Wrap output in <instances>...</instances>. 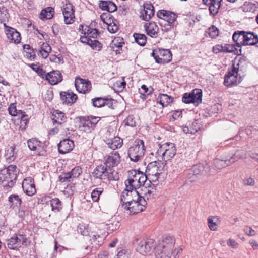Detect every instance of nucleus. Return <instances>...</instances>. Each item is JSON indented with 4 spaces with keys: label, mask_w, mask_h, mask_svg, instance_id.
<instances>
[{
    "label": "nucleus",
    "mask_w": 258,
    "mask_h": 258,
    "mask_svg": "<svg viewBox=\"0 0 258 258\" xmlns=\"http://www.w3.org/2000/svg\"><path fill=\"white\" fill-rule=\"evenodd\" d=\"M147 202L139 194L136 198H132L130 201L124 202L122 207L126 214L135 215L143 211L146 207Z\"/></svg>",
    "instance_id": "f257e3e1"
},
{
    "label": "nucleus",
    "mask_w": 258,
    "mask_h": 258,
    "mask_svg": "<svg viewBox=\"0 0 258 258\" xmlns=\"http://www.w3.org/2000/svg\"><path fill=\"white\" fill-rule=\"evenodd\" d=\"M18 171L17 166L11 165L0 172V182L4 187H12L17 178Z\"/></svg>",
    "instance_id": "f03ea898"
},
{
    "label": "nucleus",
    "mask_w": 258,
    "mask_h": 258,
    "mask_svg": "<svg viewBox=\"0 0 258 258\" xmlns=\"http://www.w3.org/2000/svg\"><path fill=\"white\" fill-rule=\"evenodd\" d=\"M158 149L155 153L156 157L163 162H166L173 158L176 153V149L173 143H166L162 145L158 144Z\"/></svg>",
    "instance_id": "7ed1b4c3"
},
{
    "label": "nucleus",
    "mask_w": 258,
    "mask_h": 258,
    "mask_svg": "<svg viewBox=\"0 0 258 258\" xmlns=\"http://www.w3.org/2000/svg\"><path fill=\"white\" fill-rule=\"evenodd\" d=\"M147 179V176L142 172L133 170L129 171L128 178L125 181V184L128 185L134 189L138 190L140 186H143Z\"/></svg>",
    "instance_id": "20e7f679"
},
{
    "label": "nucleus",
    "mask_w": 258,
    "mask_h": 258,
    "mask_svg": "<svg viewBox=\"0 0 258 258\" xmlns=\"http://www.w3.org/2000/svg\"><path fill=\"white\" fill-rule=\"evenodd\" d=\"M93 176L96 178L104 180L113 181L119 179V176L116 172L102 165L98 166L94 169Z\"/></svg>",
    "instance_id": "39448f33"
},
{
    "label": "nucleus",
    "mask_w": 258,
    "mask_h": 258,
    "mask_svg": "<svg viewBox=\"0 0 258 258\" xmlns=\"http://www.w3.org/2000/svg\"><path fill=\"white\" fill-rule=\"evenodd\" d=\"M145 148L144 142L141 140H136L134 144L128 150V155L131 161L138 162L144 156Z\"/></svg>",
    "instance_id": "423d86ee"
},
{
    "label": "nucleus",
    "mask_w": 258,
    "mask_h": 258,
    "mask_svg": "<svg viewBox=\"0 0 258 258\" xmlns=\"http://www.w3.org/2000/svg\"><path fill=\"white\" fill-rule=\"evenodd\" d=\"M166 163L160 160L149 163L146 170V175L147 178H149L152 181H156L158 180L159 175L162 173Z\"/></svg>",
    "instance_id": "0eeeda50"
},
{
    "label": "nucleus",
    "mask_w": 258,
    "mask_h": 258,
    "mask_svg": "<svg viewBox=\"0 0 258 258\" xmlns=\"http://www.w3.org/2000/svg\"><path fill=\"white\" fill-rule=\"evenodd\" d=\"M31 241L23 234H16L7 240V245L9 249L17 250L22 246H29Z\"/></svg>",
    "instance_id": "6e6552de"
},
{
    "label": "nucleus",
    "mask_w": 258,
    "mask_h": 258,
    "mask_svg": "<svg viewBox=\"0 0 258 258\" xmlns=\"http://www.w3.org/2000/svg\"><path fill=\"white\" fill-rule=\"evenodd\" d=\"M238 67L233 65V68L231 71H229L224 78V83L227 87H231L237 85L241 82L242 78L239 75Z\"/></svg>",
    "instance_id": "1a4fd4ad"
},
{
    "label": "nucleus",
    "mask_w": 258,
    "mask_h": 258,
    "mask_svg": "<svg viewBox=\"0 0 258 258\" xmlns=\"http://www.w3.org/2000/svg\"><path fill=\"white\" fill-rule=\"evenodd\" d=\"M202 91L199 89H195L190 93L184 94L182 101L186 104L194 103L196 106L202 102Z\"/></svg>",
    "instance_id": "9d476101"
},
{
    "label": "nucleus",
    "mask_w": 258,
    "mask_h": 258,
    "mask_svg": "<svg viewBox=\"0 0 258 258\" xmlns=\"http://www.w3.org/2000/svg\"><path fill=\"white\" fill-rule=\"evenodd\" d=\"M152 55L156 62L158 63H166L172 59V54L168 49H158L154 50Z\"/></svg>",
    "instance_id": "9b49d317"
},
{
    "label": "nucleus",
    "mask_w": 258,
    "mask_h": 258,
    "mask_svg": "<svg viewBox=\"0 0 258 258\" xmlns=\"http://www.w3.org/2000/svg\"><path fill=\"white\" fill-rule=\"evenodd\" d=\"M154 246L155 242L153 239H143L138 243L136 250L140 253L145 255L150 253Z\"/></svg>",
    "instance_id": "f8f14e48"
},
{
    "label": "nucleus",
    "mask_w": 258,
    "mask_h": 258,
    "mask_svg": "<svg viewBox=\"0 0 258 258\" xmlns=\"http://www.w3.org/2000/svg\"><path fill=\"white\" fill-rule=\"evenodd\" d=\"M62 13L66 24H71L75 21V9L74 6L69 2L63 5Z\"/></svg>",
    "instance_id": "ddd939ff"
},
{
    "label": "nucleus",
    "mask_w": 258,
    "mask_h": 258,
    "mask_svg": "<svg viewBox=\"0 0 258 258\" xmlns=\"http://www.w3.org/2000/svg\"><path fill=\"white\" fill-rule=\"evenodd\" d=\"M175 244L174 237L171 235L164 236L157 248L173 252Z\"/></svg>",
    "instance_id": "4468645a"
},
{
    "label": "nucleus",
    "mask_w": 258,
    "mask_h": 258,
    "mask_svg": "<svg viewBox=\"0 0 258 258\" xmlns=\"http://www.w3.org/2000/svg\"><path fill=\"white\" fill-rule=\"evenodd\" d=\"M120 157L117 152L110 153L104 159V166L107 168L112 169L111 167L117 166L120 162Z\"/></svg>",
    "instance_id": "2eb2a0df"
},
{
    "label": "nucleus",
    "mask_w": 258,
    "mask_h": 258,
    "mask_svg": "<svg viewBox=\"0 0 258 258\" xmlns=\"http://www.w3.org/2000/svg\"><path fill=\"white\" fill-rule=\"evenodd\" d=\"M22 188L24 192L29 196H33L36 192L33 180L30 177L24 179Z\"/></svg>",
    "instance_id": "dca6fc26"
},
{
    "label": "nucleus",
    "mask_w": 258,
    "mask_h": 258,
    "mask_svg": "<svg viewBox=\"0 0 258 258\" xmlns=\"http://www.w3.org/2000/svg\"><path fill=\"white\" fill-rule=\"evenodd\" d=\"M125 185L126 187L122 192L121 198V200L123 202V204L124 203V202L131 200L132 198H137L138 195L140 194V191H139V190L134 189L131 187V188H128L129 186L126 184Z\"/></svg>",
    "instance_id": "f3484780"
},
{
    "label": "nucleus",
    "mask_w": 258,
    "mask_h": 258,
    "mask_svg": "<svg viewBox=\"0 0 258 258\" xmlns=\"http://www.w3.org/2000/svg\"><path fill=\"white\" fill-rule=\"evenodd\" d=\"M75 87L79 93H86L90 90L91 88L90 81L81 78H77L75 80Z\"/></svg>",
    "instance_id": "a211bd4d"
},
{
    "label": "nucleus",
    "mask_w": 258,
    "mask_h": 258,
    "mask_svg": "<svg viewBox=\"0 0 258 258\" xmlns=\"http://www.w3.org/2000/svg\"><path fill=\"white\" fill-rule=\"evenodd\" d=\"M5 26H6L5 31L7 37L9 41L15 44L20 43L21 39L20 33L13 28L6 26V24Z\"/></svg>",
    "instance_id": "6ab92c4d"
},
{
    "label": "nucleus",
    "mask_w": 258,
    "mask_h": 258,
    "mask_svg": "<svg viewBox=\"0 0 258 258\" xmlns=\"http://www.w3.org/2000/svg\"><path fill=\"white\" fill-rule=\"evenodd\" d=\"M157 15L159 18L166 21L170 26L171 24L174 22L177 18L175 13L165 10L159 11L157 12Z\"/></svg>",
    "instance_id": "aec40b11"
},
{
    "label": "nucleus",
    "mask_w": 258,
    "mask_h": 258,
    "mask_svg": "<svg viewBox=\"0 0 258 258\" xmlns=\"http://www.w3.org/2000/svg\"><path fill=\"white\" fill-rule=\"evenodd\" d=\"M74 147V142L69 139H64L58 144V151L61 154H64L72 151Z\"/></svg>",
    "instance_id": "412c9836"
},
{
    "label": "nucleus",
    "mask_w": 258,
    "mask_h": 258,
    "mask_svg": "<svg viewBox=\"0 0 258 258\" xmlns=\"http://www.w3.org/2000/svg\"><path fill=\"white\" fill-rule=\"evenodd\" d=\"M243 46L254 45L258 43V36L253 33L244 32Z\"/></svg>",
    "instance_id": "4be33fe9"
},
{
    "label": "nucleus",
    "mask_w": 258,
    "mask_h": 258,
    "mask_svg": "<svg viewBox=\"0 0 258 258\" xmlns=\"http://www.w3.org/2000/svg\"><path fill=\"white\" fill-rule=\"evenodd\" d=\"M45 78L51 85H55L61 81L62 76L59 71H54L45 75Z\"/></svg>",
    "instance_id": "5701e85b"
},
{
    "label": "nucleus",
    "mask_w": 258,
    "mask_h": 258,
    "mask_svg": "<svg viewBox=\"0 0 258 258\" xmlns=\"http://www.w3.org/2000/svg\"><path fill=\"white\" fill-rule=\"evenodd\" d=\"M60 96L61 100L63 104H73L77 99V96L76 94L69 91L67 92H61L60 93Z\"/></svg>",
    "instance_id": "b1692460"
},
{
    "label": "nucleus",
    "mask_w": 258,
    "mask_h": 258,
    "mask_svg": "<svg viewBox=\"0 0 258 258\" xmlns=\"http://www.w3.org/2000/svg\"><path fill=\"white\" fill-rule=\"evenodd\" d=\"M146 32L149 36L153 38H156L158 36L159 27L155 22L146 23L144 25Z\"/></svg>",
    "instance_id": "393cba45"
},
{
    "label": "nucleus",
    "mask_w": 258,
    "mask_h": 258,
    "mask_svg": "<svg viewBox=\"0 0 258 258\" xmlns=\"http://www.w3.org/2000/svg\"><path fill=\"white\" fill-rule=\"evenodd\" d=\"M113 101L114 100L112 99H105L99 97L93 100V105L96 107H101L104 106L112 107Z\"/></svg>",
    "instance_id": "a878e982"
},
{
    "label": "nucleus",
    "mask_w": 258,
    "mask_h": 258,
    "mask_svg": "<svg viewBox=\"0 0 258 258\" xmlns=\"http://www.w3.org/2000/svg\"><path fill=\"white\" fill-rule=\"evenodd\" d=\"M140 191V195L142 196L145 200L150 199L153 198L154 196L156 194V189L153 187L142 186Z\"/></svg>",
    "instance_id": "bb28decb"
},
{
    "label": "nucleus",
    "mask_w": 258,
    "mask_h": 258,
    "mask_svg": "<svg viewBox=\"0 0 258 258\" xmlns=\"http://www.w3.org/2000/svg\"><path fill=\"white\" fill-rule=\"evenodd\" d=\"M154 14V7L151 4H146L144 5V10L142 13V17L145 21L149 20Z\"/></svg>",
    "instance_id": "cd10ccee"
},
{
    "label": "nucleus",
    "mask_w": 258,
    "mask_h": 258,
    "mask_svg": "<svg viewBox=\"0 0 258 258\" xmlns=\"http://www.w3.org/2000/svg\"><path fill=\"white\" fill-rule=\"evenodd\" d=\"M99 7L108 12H114L117 10L116 5L110 1H101L99 4Z\"/></svg>",
    "instance_id": "c85d7f7f"
},
{
    "label": "nucleus",
    "mask_w": 258,
    "mask_h": 258,
    "mask_svg": "<svg viewBox=\"0 0 258 258\" xmlns=\"http://www.w3.org/2000/svg\"><path fill=\"white\" fill-rule=\"evenodd\" d=\"M28 146L32 151L40 153L42 150V143L36 138H31L27 141Z\"/></svg>",
    "instance_id": "c756f323"
},
{
    "label": "nucleus",
    "mask_w": 258,
    "mask_h": 258,
    "mask_svg": "<svg viewBox=\"0 0 258 258\" xmlns=\"http://www.w3.org/2000/svg\"><path fill=\"white\" fill-rule=\"evenodd\" d=\"M52 116L53 122L58 124L60 126L66 121L67 118L64 114L58 110L54 111Z\"/></svg>",
    "instance_id": "7c9ffc66"
},
{
    "label": "nucleus",
    "mask_w": 258,
    "mask_h": 258,
    "mask_svg": "<svg viewBox=\"0 0 258 258\" xmlns=\"http://www.w3.org/2000/svg\"><path fill=\"white\" fill-rule=\"evenodd\" d=\"M79 128L85 133H91L94 129L90 121L86 117H84L81 120V125H80Z\"/></svg>",
    "instance_id": "2f4dec72"
},
{
    "label": "nucleus",
    "mask_w": 258,
    "mask_h": 258,
    "mask_svg": "<svg viewBox=\"0 0 258 258\" xmlns=\"http://www.w3.org/2000/svg\"><path fill=\"white\" fill-rule=\"evenodd\" d=\"M222 0H211L206 5L209 6L210 13L213 15H216L220 7Z\"/></svg>",
    "instance_id": "473e14b6"
},
{
    "label": "nucleus",
    "mask_w": 258,
    "mask_h": 258,
    "mask_svg": "<svg viewBox=\"0 0 258 258\" xmlns=\"http://www.w3.org/2000/svg\"><path fill=\"white\" fill-rule=\"evenodd\" d=\"M158 102L162 107H166L171 104L173 101V98L165 94H160L157 98Z\"/></svg>",
    "instance_id": "72a5a7b5"
},
{
    "label": "nucleus",
    "mask_w": 258,
    "mask_h": 258,
    "mask_svg": "<svg viewBox=\"0 0 258 258\" xmlns=\"http://www.w3.org/2000/svg\"><path fill=\"white\" fill-rule=\"evenodd\" d=\"M107 144L110 149L114 150L122 146L123 141L120 138L115 137L113 139L109 140Z\"/></svg>",
    "instance_id": "f704fd0d"
},
{
    "label": "nucleus",
    "mask_w": 258,
    "mask_h": 258,
    "mask_svg": "<svg viewBox=\"0 0 258 258\" xmlns=\"http://www.w3.org/2000/svg\"><path fill=\"white\" fill-rule=\"evenodd\" d=\"M8 201L11 207L20 206L22 203L21 198L17 194L11 195L9 197Z\"/></svg>",
    "instance_id": "c9c22d12"
},
{
    "label": "nucleus",
    "mask_w": 258,
    "mask_h": 258,
    "mask_svg": "<svg viewBox=\"0 0 258 258\" xmlns=\"http://www.w3.org/2000/svg\"><path fill=\"white\" fill-rule=\"evenodd\" d=\"M219 221V218L217 216H210L208 217L207 222L209 229L212 231L217 230V224Z\"/></svg>",
    "instance_id": "e433bc0d"
},
{
    "label": "nucleus",
    "mask_w": 258,
    "mask_h": 258,
    "mask_svg": "<svg viewBox=\"0 0 258 258\" xmlns=\"http://www.w3.org/2000/svg\"><path fill=\"white\" fill-rule=\"evenodd\" d=\"M235 162V161H231L229 159H217L214 161V165L216 167L220 169L227 166L230 165L231 164Z\"/></svg>",
    "instance_id": "4c0bfd02"
},
{
    "label": "nucleus",
    "mask_w": 258,
    "mask_h": 258,
    "mask_svg": "<svg viewBox=\"0 0 258 258\" xmlns=\"http://www.w3.org/2000/svg\"><path fill=\"white\" fill-rule=\"evenodd\" d=\"M51 50V47L50 45L46 43H43L42 46L39 50V55H40L43 58H46Z\"/></svg>",
    "instance_id": "58836bf2"
},
{
    "label": "nucleus",
    "mask_w": 258,
    "mask_h": 258,
    "mask_svg": "<svg viewBox=\"0 0 258 258\" xmlns=\"http://www.w3.org/2000/svg\"><path fill=\"white\" fill-rule=\"evenodd\" d=\"M173 252L163 250L160 248H156V258H171Z\"/></svg>",
    "instance_id": "ea45409f"
},
{
    "label": "nucleus",
    "mask_w": 258,
    "mask_h": 258,
    "mask_svg": "<svg viewBox=\"0 0 258 258\" xmlns=\"http://www.w3.org/2000/svg\"><path fill=\"white\" fill-rule=\"evenodd\" d=\"M53 9L52 7H47L41 11L40 18L41 19H50L53 17Z\"/></svg>",
    "instance_id": "a19ab883"
},
{
    "label": "nucleus",
    "mask_w": 258,
    "mask_h": 258,
    "mask_svg": "<svg viewBox=\"0 0 258 258\" xmlns=\"http://www.w3.org/2000/svg\"><path fill=\"white\" fill-rule=\"evenodd\" d=\"M243 11L245 12H254L257 7L256 5L253 3L249 2H245L241 7Z\"/></svg>",
    "instance_id": "79ce46f5"
},
{
    "label": "nucleus",
    "mask_w": 258,
    "mask_h": 258,
    "mask_svg": "<svg viewBox=\"0 0 258 258\" xmlns=\"http://www.w3.org/2000/svg\"><path fill=\"white\" fill-rule=\"evenodd\" d=\"M194 174L195 175H204L207 173L208 168H205L202 164L194 165L193 168Z\"/></svg>",
    "instance_id": "37998d69"
},
{
    "label": "nucleus",
    "mask_w": 258,
    "mask_h": 258,
    "mask_svg": "<svg viewBox=\"0 0 258 258\" xmlns=\"http://www.w3.org/2000/svg\"><path fill=\"white\" fill-rule=\"evenodd\" d=\"M244 31L235 32L233 35V40L236 43L238 46L243 45Z\"/></svg>",
    "instance_id": "c03bdc74"
},
{
    "label": "nucleus",
    "mask_w": 258,
    "mask_h": 258,
    "mask_svg": "<svg viewBox=\"0 0 258 258\" xmlns=\"http://www.w3.org/2000/svg\"><path fill=\"white\" fill-rule=\"evenodd\" d=\"M52 210L55 212L59 211L61 208V201L58 198L53 199L50 201Z\"/></svg>",
    "instance_id": "a18cd8bd"
},
{
    "label": "nucleus",
    "mask_w": 258,
    "mask_h": 258,
    "mask_svg": "<svg viewBox=\"0 0 258 258\" xmlns=\"http://www.w3.org/2000/svg\"><path fill=\"white\" fill-rule=\"evenodd\" d=\"M135 41L141 46H144L146 42V36L144 34L135 33L134 34Z\"/></svg>",
    "instance_id": "49530a36"
},
{
    "label": "nucleus",
    "mask_w": 258,
    "mask_h": 258,
    "mask_svg": "<svg viewBox=\"0 0 258 258\" xmlns=\"http://www.w3.org/2000/svg\"><path fill=\"white\" fill-rule=\"evenodd\" d=\"M14 150L15 147L13 146H11L7 149L5 156L8 162H11L15 160Z\"/></svg>",
    "instance_id": "de8ad7c7"
},
{
    "label": "nucleus",
    "mask_w": 258,
    "mask_h": 258,
    "mask_svg": "<svg viewBox=\"0 0 258 258\" xmlns=\"http://www.w3.org/2000/svg\"><path fill=\"white\" fill-rule=\"evenodd\" d=\"M102 188H96L91 192V198L94 202H97L99 199L100 195L103 192Z\"/></svg>",
    "instance_id": "09e8293b"
},
{
    "label": "nucleus",
    "mask_w": 258,
    "mask_h": 258,
    "mask_svg": "<svg viewBox=\"0 0 258 258\" xmlns=\"http://www.w3.org/2000/svg\"><path fill=\"white\" fill-rule=\"evenodd\" d=\"M192 125L195 126V128H189L188 126H185L183 127V131L186 134H194L196 133L200 128L197 122H192Z\"/></svg>",
    "instance_id": "8fccbe9b"
},
{
    "label": "nucleus",
    "mask_w": 258,
    "mask_h": 258,
    "mask_svg": "<svg viewBox=\"0 0 258 258\" xmlns=\"http://www.w3.org/2000/svg\"><path fill=\"white\" fill-rule=\"evenodd\" d=\"M105 226H107V228L110 231H113L119 227V223L118 221L114 220L112 219L109 223L107 224Z\"/></svg>",
    "instance_id": "3c124183"
},
{
    "label": "nucleus",
    "mask_w": 258,
    "mask_h": 258,
    "mask_svg": "<svg viewBox=\"0 0 258 258\" xmlns=\"http://www.w3.org/2000/svg\"><path fill=\"white\" fill-rule=\"evenodd\" d=\"M77 231L82 235H87L89 233V227L84 224H80L77 228Z\"/></svg>",
    "instance_id": "603ef678"
},
{
    "label": "nucleus",
    "mask_w": 258,
    "mask_h": 258,
    "mask_svg": "<svg viewBox=\"0 0 258 258\" xmlns=\"http://www.w3.org/2000/svg\"><path fill=\"white\" fill-rule=\"evenodd\" d=\"M245 155V153L244 151L242 150H238L237 151L234 155L232 156L230 160H231V161H236L238 160L243 158Z\"/></svg>",
    "instance_id": "864d4df0"
},
{
    "label": "nucleus",
    "mask_w": 258,
    "mask_h": 258,
    "mask_svg": "<svg viewBox=\"0 0 258 258\" xmlns=\"http://www.w3.org/2000/svg\"><path fill=\"white\" fill-rule=\"evenodd\" d=\"M18 118H20L22 125L23 124L26 126L29 122V118L27 115H26L24 112L20 111L19 113Z\"/></svg>",
    "instance_id": "5fc2aeb1"
},
{
    "label": "nucleus",
    "mask_w": 258,
    "mask_h": 258,
    "mask_svg": "<svg viewBox=\"0 0 258 258\" xmlns=\"http://www.w3.org/2000/svg\"><path fill=\"white\" fill-rule=\"evenodd\" d=\"M208 33L210 37L215 38L218 35L219 31L215 26H212L209 28Z\"/></svg>",
    "instance_id": "6e6d98bb"
},
{
    "label": "nucleus",
    "mask_w": 258,
    "mask_h": 258,
    "mask_svg": "<svg viewBox=\"0 0 258 258\" xmlns=\"http://www.w3.org/2000/svg\"><path fill=\"white\" fill-rule=\"evenodd\" d=\"M20 111L17 110L16 105L14 103L11 104L8 108L10 115L13 116H18Z\"/></svg>",
    "instance_id": "4d7b16f0"
},
{
    "label": "nucleus",
    "mask_w": 258,
    "mask_h": 258,
    "mask_svg": "<svg viewBox=\"0 0 258 258\" xmlns=\"http://www.w3.org/2000/svg\"><path fill=\"white\" fill-rule=\"evenodd\" d=\"M88 44L93 49L98 50H99L102 47L101 44L95 39L89 40Z\"/></svg>",
    "instance_id": "13d9d810"
},
{
    "label": "nucleus",
    "mask_w": 258,
    "mask_h": 258,
    "mask_svg": "<svg viewBox=\"0 0 258 258\" xmlns=\"http://www.w3.org/2000/svg\"><path fill=\"white\" fill-rule=\"evenodd\" d=\"M105 236V233H104V235L102 234V236L99 235H94L91 240L93 241L95 244L99 245L100 243L102 242Z\"/></svg>",
    "instance_id": "bf43d9fd"
},
{
    "label": "nucleus",
    "mask_w": 258,
    "mask_h": 258,
    "mask_svg": "<svg viewBox=\"0 0 258 258\" xmlns=\"http://www.w3.org/2000/svg\"><path fill=\"white\" fill-rule=\"evenodd\" d=\"M82 172L81 168L79 167H76L70 172L72 178L79 177Z\"/></svg>",
    "instance_id": "052dcab7"
},
{
    "label": "nucleus",
    "mask_w": 258,
    "mask_h": 258,
    "mask_svg": "<svg viewBox=\"0 0 258 258\" xmlns=\"http://www.w3.org/2000/svg\"><path fill=\"white\" fill-rule=\"evenodd\" d=\"M36 66L35 64H32L31 65V67L38 74H39L41 77L43 78H44V76H45V71L41 68L40 67H35Z\"/></svg>",
    "instance_id": "680f3d73"
},
{
    "label": "nucleus",
    "mask_w": 258,
    "mask_h": 258,
    "mask_svg": "<svg viewBox=\"0 0 258 258\" xmlns=\"http://www.w3.org/2000/svg\"><path fill=\"white\" fill-rule=\"evenodd\" d=\"M123 39L120 37L115 38L112 42V47L113 46H116L118 48H121L122 47V43Z\"/></svg>",
    "instance_id": "e2e57ef3"
},
{
    "label": "nucleus",
    "mask_w": 258,
    "mask_h": 258,
    "mask_svg": "<svg viewBox=\"0 0 258 258\" xmlns=\"http://www.w3.org/2000/svg\"><path fill=\"white\" fill-rule=\"evenodd\" d=\"M130 253L126 250H121L119 251L114 258H129Z\"/></svg>",
    "instance_id": "0e129e2a"
},
{
    "label": "nucleus",
    "mask_w": 258,
    "mask_h": 258,
    "mask_svg": "<svg viewBox=\"0 0 258 258\" xmlns=\"http://www.w3.org/2000/svg\"><path fill=\"white\" fill-rule=\"evenodd\" d=\"M107 25H108L107 29L109 32L115 33L117 31L118 28L115 23H108V24Z\"/></svg>",
    "instance_id": "69168bd1"
},
{
    "label": "nucleus",
    "mask_w": 258,
    "mask_h": 258,
    "mask_svg": "<svg viewBox=\"0 0 258 258\" xmlns=\"http://www.w3.org/2000/svg\"><path fill=\"white\" fill-rule=\"evenodd\" d=\"M125 124L131 127L136 125L135 121L132 116H128L124 121Z\"/></svg>",
    "instance_id": "338daca9"
},
{
    "label": "nucleus",
    "mask_w": 258,
    "mask_h": 258,
    "mask_svg": "<svg viewBox=\"0 0 258 258\" xmlns=\"http://www.w3.org/2000/svg\"><path fill=\"white\" fill-rule=\"evenodd\" d=\"M243 183L246 186H253L255 184V181L252 178L249 177L243 180Z\"/></svg>",
    "instance_id": "774afa93"
}]
</instances>
